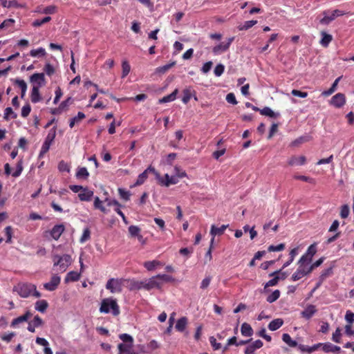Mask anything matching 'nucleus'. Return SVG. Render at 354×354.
Listing matches in <instances>:
<instances>
[{"instance_id":"nucleus-8","label":"nucleus","mask_w":354,"mask_h":354,"mask_svg":"<svg viewBox=\"0 0 354 354\" xmlns=\"http://www.w3.org/2000/svg\"><path fill=\"white\" fill-rule=\"evenodd\" d=\"M346 103L345 95L342 93H338L332 97L330 104L336 108L342 107Z\"/></svg>"},{"instance_id":"nucleus-54","label":"nucleus","mask_w":354,"mask_h":354,"mask_svg":"<svg viewBox=\"0 0 354 354\" xmlns=\"http://www.w3.org/2000/svg\"><path fill=\"white\" fill-rule=\"evenodd\" d=\"M285 248V244L284 243H280L277 245H271L268 247V250L269 252H278V251H282Z\"/></svg>"},{"instance_id":"nucleus-31","label":"nucleus","mask_w":354,"mask_h":354,"mask_svg":"<svg viewBox=\"0 0 354 354\" xmlns=\"http://www.w3.org/2000/svg\"><path fill=\"white\" fill-rule=\"evenodd\" d=\"M48 306V302L44 300H39L35 303V309L41 313H44Z\"/></svg>"},{"instance_id":"nucleus-6","label":"nucleus","mask_w":354,"mask_h":354,"mask_svg":"<svg viewBox=\"0 0 354 354\" xmlns=\"http://www.w3.org/2000/svg\"><path fill=\"white\" fill-rule=\"evenodd\" d=\"M55 136H56V129H55V127H54L52 129H50V131L48 132V133L46 138V140L42 145V147H41V149L40 151V153H39V156H43L44 154H45L46 153H47L50 147L52 142H53Z\"/></svg>"},{"instance_id":"nucleus-60","label":"nucleus","mask_w":354,"mask_h":354,"mask_svg":"<svg viewBox=\"0 0 354 354\" xmlns=\"http://www.w3.org/2000/svg\"><path fill=\"white\" fill-rule=\"evenodd\" d=\"M156 277L158 280L160 279L165 282H171L174 281V279L171 276L165 274H158L156 275Z\"/></svg>"},{"instance_id":"nucleus-47","label":"nucleus","mask_w":354,"mask_h":354,"mask_svg":"<svg viewBox=\"0 0 354 354\" xmlns=\"http://www.w3.org/2000/svg\"><path fill=\"white\" fill-rule=\"evenodd\" d=\"M323 14L324 15V17L320 20V23L322 24H328L336 18L332 13L330 15H327V12H324Z\"/></svg>"},{"instance_id":"nucleus-12","label":"nucleus","mask_w":354,"mask_h":354,"mask_svg":"<svg viewBox=\"0 0 354 354\" xmlns=\"http://www.w3.org/2000/svg\"><path fill=\"white\" fill-rule=\"evenodd\" d=\"M234 40V37H229L227 39V42L224 44L223 42L218 44L217 46L213 48V53L215 55L219 54L221 53L226 51L229 48L232 41Z\"/></svg>"},{"instance_id":"nucleus-41","label":"nucleus","mask_w":354,"mask_h":354,"mask_svg":"<svg viewBox=\"0 0 354 354\" xmlns=\"http://www.w3.org/2000/svg\"><path fill=\"white\" fill-rule=\"evenodd\" d=\"M89 176V173L87 171L86 167H80L78 168L76 172V177L77 178H84L86 179Z\"/></svg>"},{"instance_id":"nucleus-62","label":"nucleus","mask_w":354,"mask_h":354,"mask_svg":"<svg viewBox=\"0 0 354 354\" xmlns=\"http://www.w3.org/2000/svg\"><path fill=\"white\" fill-rule=\"evenodd\" d=\"M226 101L233 105L237 104L238 102L236 100L235 95L233 93H230L226 95Z\"/></svg>"},{"instance_id":"nucleus-43","label":"nucleus","mask_w":354,"mask_h":354,"mask_svg":"<svg viewBox=\"0 0 354 354\" xmlns=\"http://www.w3.org/2000/svg\"><path fill=\"white\" fill-rule=\"evenodd\" d=\"M129 233L131 237H137L141 232V229L136 225H131L128 228Z\"/></svg>"},{"instance_id":"nucleus-15","label":"nucleus","mask_w":354,"mask_h":354,"mask_svg":"<svg viewBox=\"0 0 354 354\" xmlns=\"http://www.w3.org/2000/svg\"><path fill=\"white\" fill-rule=\"evenodd\" d=\"M322 350L324 353H338L341 351V348L339 346L334 345L330 342H326V343H322Z\"/></svg>"},{"instance_id":"nucleus-42","label":"nucleus","mask_w":354,"mask_h":354,"mask_svg":"<svg viewBox=\"0 0 354 354\" xmlns=\"http://www.w3.org/2000/svg\"><path fill=\"white\" fill-rule=\"evenodd\" d=\"M46 55V50L43 48H39L37 49H32L30 52V55L31 57H43Z\"/></svg>"},{"instance_id":"nucleus-50","label":"nucleus","mask_w":354,"mask_h":354,"mask_svg":"<svg viewBox=\"0 0 354 354\" xmlns=\"http://www.w3.org/2000/svg\"><path fill=\"white\" fill-rule=\"evenodd\" d=\"M50 20H51L50 17H46L42 19H36L35 21H33L32 26L35 27L41 26V25L49 22Z\"/></svg>"},{"instance_id":"nucleus-38","label":"nucleus","mask_w":354,"mask_h":354,"mask_svg":"<svg viewBox=\"0 0 354 354\" xmlns=\"http://www.w3.org/2000/svg\"><path fill=\"white\" fill-rule=\"evenodd\" d=\"M340 79H341L340 77H337L334 81V82L333 83V84L331 85V86L330 87V88L328 90L324 91L322 92V95H324V96H329L332 93H333L335 91L336 88H337V86L338 82L340 80Z\"/></svg>"},{"instance_id":"nucleus-45","label":"nucleus","mask_w":354,"mask_h":354,"mask_svg":"<svg viewBox=\"0 0 354 354\" xmlns=\"http://www.w3.org/2000/svg\"><path fill=\"white\" fill-rule=\"evenodd\" d=\"M93 205L95 209H100L103 213L107 212L106 209L102 205V201L97 196L95 198Z\"/></svg>"},{"instance_id":"nucleus-27","label":"nucleus","mask_w":354,"mask_h":354,"mask_svg":"<svg viewBox=\"0 0 354 354\" xmlns=\"http://www.w3.org/2000/svg\"><path fill=\"white\" fill-rule=\"evenodd\" d=\"M283 321L282 319H275L269 323L268 328L272 331H274L279 329L283 325Z\"/></svg>"},{"instance_id":"nucleus-44","label":"nucleus","mask_w":354,"mask_h":354,"mask_svg":"<svg viewBox=\"0 0 354 354\" xmlns=\"http://www.w3.org/2000/svg\"><path fill=\"white\" fill-rule=\"evenodd\" d=\"M160 265H161V263L155 260L151 261H146L144 263L145 268L149 271L154 270L156 266Z\"/></svg>"},{"instance_id":"nucleus-61","label":"nucleus","mask_w":354,"mask_h":354,"mask_svg":"<svg viewBox=\"0 0 354 354\" xmlns=\"http://www.w3.org/2000/svg\"><path fill=\"white\" fill-rule=\"evenodd\" d=\"M224 70H225L224 66L221 64H219L216 65L214 68V75L217 77H219L223 73Z\"/></svg>"},{"instance_id":"nucleus-1","label":"nucleus","mask_w":354,"mask_h":354,"mask_svg":"<svg viewBox=\"0 0 354 354\" xmlns=\"http://www.w3.org/2000/svg\"><path fill=\"white\" fill-rule=\"evenodd\" d=\"M16 291L21 297L26 298L30 295L36 298L41 297V293L37 290L35 285L30 283H19L14 287Z\"/></svg>"},{"instance_id":"nucleus-19","label":"nucleus","mask_w":354,"mask_h":354,"mask_svg":"<svg viewBox=\"0 0 354 354\" xmlns=\"http://www.w3.org/2000/svg\"><path fill=\"white\" fill-rule=\"evenodd\" d=\"M93 194V191L89 190L87 187H84L82 192L78 194V197L82 201H90Z\"/></svg>"},{"instance_id":"nucleus-16","label":"nucleus","mask_w":354,"mask_h":354,"mask_svg":"<svg viewBox=\"0 0 354 354\" xmlns=\"http://www.w3.org/2000/svg\"><path fill=\"white\" fill-rule=\"evenodd\" d=\"M65 230L64 225L62 224L55 225L50 232L53 239L58 240Z\"/></svg>"},{"instance_id":"nucleus-13","label":"nucleus","mask_w":354,"mask_h":354,"mask_svg":"<svg viewBox=\"0 0 354 354\" xmlns=\"http://www.w3.org/2000/svg\"><path fill=\"white\" fill-rule=\"evenodd\" d=\"M41 86V82H39V85H33L31 93L30 100L32 103H37L41 100V96L39 93V88Z\"/></svg>"},{"instance_id":"nucleus-39","label":"nucleus","mask_w":354,"mask_h":354,"mask_svg":"<svg viewBox=\"0 0 354 354\" xmlns=\"http://www.w3.org/2000/svg\"><path fill=\"white\" fill-rule=\"evenodd\" d=\"M297 254H298V248H295L292 249L289 254V255H290L289 260L284 263V264L283 265L282 269H284L285 268L288 267L293 261L295 257L297 255Z\"/></svg>"},{"instance_id":"nucleus-20","label":"nucleus","mask_w":354,"mask_h":354,"mask_svg":"<svg viewBox=\"0 0 354 354\" xmlns=\"http://www.w3.org/2000/svg\"><path fill=\"white\" fill-rule=\"evenodd\" d=\"M322 343H317L312 346H308L303 344H299L298 348L301 352H306L308 353H312L313 352L318 350L319 348H322Z\"/></svg>"},{"instance_id":"nucleus-23","label":"nucleus","mask_w":354,"mask_h":354,"mask_svg":"<svg viewBox=\"0 0 354 354\" xmlns=\"http://www.w3.org/2000/svg\"><path fill=\"white\" fill-rule=\"evenodd\" d=\"M322 39L319 44L322 46L326 48L333 40V36L330 34L326 33L324 31L321 32Z\"/></svg>"},{"instance_id":"nucleus-26","label":"nucleus","mask_w":354,"mask_h":354,"mask_svg":"<svg viewBox=\"0 0 354 354\" xmlns=\"http://www.w3.org/2000/svg\"><path fill=\"white\" fill-rule=\"evenodd\" d=\"M316 311L317 309L315 306L309 305L304 311H302L301 315L303 317L309 319L313 316Z\"/></svg>"},{"instance_id":"nucleus-17","label":"nucleus","mask_w":354,"mask_h":354,"mask_svg":"<svg viewBox=\"0 0 354 354\" xmlns=\"http://www.w3.org/2000/svg\"><path fill=\"white\" fill-rule=\"evenodd\" d=\"M44 324L42 319L38 315L35 316L34 319L28 323V330L31 333L35 331V328L42 326Z\"/></svg>"},{"instance_id":"nucleus-63","label":"nucleus","mask_w":354,"mask_h":354,"mask_svg":"<svg viewBox=\"0 0 354 354\" xmlns=\"http://www.w3.org/2000/svg\"><path fill=\"white\" fill-rule=\"evenodd\" d=\"M30 111H31V107L29 104L24 105L21 109V116L23 118H26L27 116L29 115Z\"/></svg>"},{"instance_id":"nucleus-5","label":"nucleus","mask_w":354,"mask_h":354,"mask_svg":"<svg viewBox=\"0 0 354 354\" xmlns=\"http://www.w3.org/2000/svg\"><path fill=\"white\" fill-rule=\"evenodd\" d=\"M298 264V268L297 269L296 272L292 274L291 277V279L294 281H298L301 279L303 277L310 273L308 265H307L306 262H301L299 260Z\"/></svg>"},{"instance_id":"nucleus-10","label":"nucleus","mask_w":354,"mask_h":354,"mask_svg":"<svg viewBox=\"0 0 354 354\" xmlns=\"http://www.w3.org/2000/svg\"><path fill=\"white\" fill-rule=\"evenodd\" d=\"M149 173H153L155 174H157L155 168L153 167L152 166H149L147 169H146L142 173H141L138 176L134 186H139L142 185L147 179Z\"/></svg>"},{"instance_id":"nucleus-7","label":"nucleus","mask_w":354,"mask_h":354,"mask_svg":"<svg viewBox=\"0 0 354 354\" xmlns=\"http://www.w3.org/2000/svg\"><path fill=\"white\" fill-rule=\"evenodd\" d=\"M106 288L111 293L122 292V280L119 279L111 278L108 280L106 284Z\"/></svg>"},{"instance_id":"nucleus-4","label":"nucleus","mask_w":354,"mask_h":354,"mask_svg":"<svg viewBox=\"0 0 354 354\" xmlns=\"http://www.w3.org/2000/svg\"><path fill=\"white\" fill-rule=\"evenodd\" d=\"M135 287L137 289L143 288L147 290H150L153 288L160 289L162 283L158 280L156 276H154L148 280L137 282Z\"/></svg>"},{"instance_id":"nucleus-46","label":"nucleus","mask_w":354,"mask_h":354,"mask_svg":"<svg viewBox=\"0 0 354 354\" xmlns=\"http://www.w3.org/2000/svg\"><path fill=\"white\" fill-rule=\"evenodd\" d=\"M280 297V291L279 290H275L272 292L270 295L268 296L266 300L269 303H273L276 300H277Z\"/></svg>"},{"instance_id":"nucleus-49","label":"nucleus","mask_w":354,"mask_h":354,"mask_svg":"<svg viewBox=\"0 0 354 354\" xmlns=\"http://www.w3.org/2000/svg\"><path fill=\"white\" fill-rule=\"evenodd\" d=\"M122 77H126L130 72L131 66L127 61H123L122 64Z\"/></svg>"},{"instance_id":"nucleus-29","label":"nucleus","mask_w":354,"mask_h":354,"mask_svg":"<svg viewBox=\"0 0 354 354\" xmlns=\"http://www.w3.org/2000/svg\"><path fill=\"white\" fill-rule=\"evenodd\" d=\"M241 332L243 336L250 337L253 334V329L248 323H243L241 326Z\"/></svg>"},{"instance_id":"nucleus-40","label":"nucleus","mask_w":354,"mask_h":354,"mask_svg":"<svg viewBox=\"0 0 354 354\" xmlns=\"http://www.w3.org/2000/svg\"><path fill=\"white\" fill-rule=\"evenodd\" d=\"M257 24V20L246 21L238 26L239 30H247Z\"/></svg>"},{"instance_id":"nucleus-2","label":"nucleus","mask_w":354,"mask_h":354,"mask_svg":"<svg viewBox=\"0 0 354 354\" xmlns=\"http://www.w3.org/2000/svg\"><path fill=\"white\" fill-rule=\"evenodd\" d=\"M101 313H111L113 316H118L120 313V306L117 300L112 297L103 299L99 309Z\"/></svg>"},{"instance_id":"nucleus-28","label":"nucleus","mask_w":354,"mask_h":354,"mask_svg":"<svg viewBox=\"0 0 354 354\" xmlns=\"http://www.w3.org/2000/svg\"><path fill=\"white\" fill-rule=\"evenodd\" d=\"M133 345L131 344H125L123 343H120L118 346V348L119 350L118 354H134V352H131V348Z\"/></svg>"},{"instance_id":"nucleus-53","label":"nucleus","mask_w":354,"mask_h":354,"mask_svg":"<svg viewBox=\"0 0 354 354\" xmlns=\"http://www.w3.org/2000/svg\"><path fill=\"white\" fill-rule=\"evenodd\" d=\"M12 228L11 226H7L5 228V234L6 236V243H11L12 242Z\"/></svg>"},{"instance_id":"nucleus-14","label":"nucleus","mask_w":354,"mask_h":354,"mask_svg":"<svg viewBox=\"0 0 354 354\" xmlns=\"http://www.w3.org/2000/svg\"><path fill=\"white\" fill-rule=\"evenodd\" d=\"M71 101V97H68L64 101L62 102L58 107L53 108L50 109V113L53 115H59L61 114L70 104Z\"/></svg>"},{"instance_id":"nucleus-59","label":"nucleus","mask_w":354,"mask_h":354,"mask_svg":"<svg viewBox=\"0 0 354 354\" xmlns=\"http://www.w3.org/2000/svg\"><path fill=\"white\" fill-rule=\"evenodd\" d=\"M44 71H45L46 74L48 76H51L55 73V68L53 66L49 63H47L44 66Z\"/></svg>"},{"instance_id":"nucleus-21","label":"nucleus","mask_w":354,"mask_h":354,"mask_svg":"<svg viewBox=\"0 0 354 354\" xmlns=\"http://www.w3.org/2000/svg\"><path fill=\"white\" fill-rule=\"evenodd\" d=\"M188 324V319L186 317H182L176 322L175 328L178 332H184Z\"/></svg>"},{"instance_id":"nucleus-37","label":"nucleus","mask_w":354,"mask_h":354,"mask_svg":"<svg viewBox=\"0 0 354 354\" xmlns=\"http://www.w3.org/2000/svg\"><path fill=\"white\" fill-rule=\"evenodd\" d=\"M178 93V90L175 89L171 93H170L168 95L164 96L162 98L159 100V103H166L174 101Z\"/></svg>"},{"instance_id":"nucleus-36","label":"nucleus","mask_w":354,"mask_h":354,"mask_svg":"<svg viewBox=\"0 0 354 354\" xmlns=\"http://www.w3.org/2000/svg\"><path fill=\"white\" fill-rule=\"evenodd\" d=\"M262 115L268 116L270 118H277L279 114L275 113L270 107L266 106L263 109L259 110Z\"/></svg>"},{"instance_id":"nucleus-35","label":"nucleus","mask_w":354,"mask_h":354,"mask_svg":"<svg viewBox=\"0 0 354 354\" xmlns=\"http://www.w3.org/2000/svg\"><path fill=\"white\" fill-rule=\"evenodd\" d=\"M282 340L287 344L290 347H296L298 346V344L296 341L292 340L291 337L288 333H283L282 335Z\"/></svg>"},{"instance_id":"nucleus-30","label":"nucleus","mask_w":354,"mask_h":354,"mask_svg":"<svg viewBox=\"0 0 354 354\" xmlns=\"http://www.w3.org/2000/svg\"><path fill=\"white\" fill-rule=\"evenodd\" d=\"M1 5L3 7L8 8H19L24 7V6L19 3L17 0H11V1L3 0L2 1Z\"/></svg>"},{"instance_id":"nucleus-57","label":"nucleus","mask_w":354,"mask_h":354,"mask_svg":"<svg viewBox=\"0 0 354 354\" xmlns=\"http://www.w3.org/2000/svg\"><path fill=\"white\" fill-rule=\"evenodd\" d=\"M350 212L349 207L347 205H344L341 207L340 216L342 218H346L348 216Z\"/></svg>"},{"instance_id":"nucleus-64","label":"nucleus","mask_w":354,"mask_h":354,"mask_svg":"<svg viewBox=\"0 0 354 354\" xmlns=\"http://www.w3.org/2000/svg\"><path fill=\"white\" fill-rule=\"evenodd\" d=\"M23 171V166H22V162L19 161L17 165V169L16 170L12 173L13 177H18L21 175V172Z\"/></svg>"},{"instance_id":"nucleus-52","label":"nucleus","mask_w":354,"mask_h":354,"mask_svg":"<svg viewBox=\"0 0 354 354\" xmlns=\"http://www.w3.org/2000/svg\"><path fill=\"white\" fill-rule=\"evenodd\" d=\"M58 169L60 171H66V172H69L70 171V166L64 160H61L59 164H58Z\"/></svg>"},{"instance_id":"nucleus-51","label":"nucleus","mask_w":354,"mask_h":354,"mask_svg":"<svg viewBox=\"0 0 354 354\" xmlns=\"http://www.w3.org/2000/svg\"><path fill=\"white\" fill-rule=\"evenodd\" d=\"M120 339L125 343H129V344L133 345V337L127 333L120 334L119 335Z\"/></svg>"},{"instance_id":"nucleus-3","label":"nucleus","mask_w":354,"mask_h":354,"mask_svg":"<svg viewBox=\"0 0 354 354\" xmlns=\"http://www.w3.org/2000/svg\"><path fill=\"white\" fill-rule=\"evenodd\" d=\"M53 261L54 262V266H59L61 272H65L67 268L71 265L72 259L69 254H64L59 256L55 254L53 256Z\"/></svg>"},{"instance_id":"nucleus-25","label":"nucleus","mask_w":354,"mask_h":354,"mask_svg":"<svg viewBox=\"0 0 354 354\" xmlns=\"http://www.w3.org/2000/svg\"><path fill=\"white\" fill-rule=\"evenodd\" d=\"M81 272H77L76 271H71L69 272L65 279V283H68L70 281H77L80 278Z\"/></svg>"},{"instance_id":"nucleus-11","label":"nucleus","mask_w":354,"mask_h":354,"mask_svg":"<svg viewBox=\"0 0 354 354\" xmlns=\"http://www.w3.org/2000/svg\"><path fill=\"white\" fill-rule=\"evenodd\" d=\"M317 252L316 247L315 245H311L308 247L306 252L301 256L300 258V261H304L307 265L310 264L311 262L313 256Z\"/></svg>"},{"instance_id":"nucleus-33","label":"nucleus","mask_w":354,"mask_h":354,"mask_svg":"<svg viewBox=\"0 0 354 354\" xmlns=\"http://www.w3.org/2000/svg\"><path fill=\"white\" fill-rule=\"evenodd\" d=\"M176 62H172L166 65L159 66L156 68V73H159V74H164V73H167L173 66H174L176 65Z\"/></svg>"},{"instance_id":"nucleus-32","label":"nucleus","mask_w":354,"mask_h":354,"mask_svg":"<svg viewBox=\"0 0 354 354\" xmlns=\"http://www.w3.org/2000/svg\"><path fill=\"white\" fill-rule=\"evenodd\" d=\"M86 115L82 112H78L77 115L74 118H71L69 122V127L73 128L75 124H78L82 120L84 119Z\"/></svg>"},{"instance_id":"nucleus-55","label":"nucleus","mask_w":354,"mask_h":354,"mask_svg":"<svg viewBox=\"0 0 354 354\" xmlns=\"http://www.w3.org/2000/svg\"><path fill=\"white\" fill-rule=\"evenodd\" d=\"M341 336V330L339 328H337L333 334L332 340L336 343H340Z\"/></svg>"},{"instance_id":"nucleus-22","label":"nucleus","mask_w":354,"mask_h":354,"mask_svg":"<svg viewBox=\"0 0 354 354\" xmlns=\"http://www.w3.org/2000/svg\"><path fill=\"white\" fill-rule=\"evenodd\" d=\"M227 227L228 225H222L219 227H216L214 225H212L210 230V234L214 238L216 235L221 236L224 234V232L227 228Z\"/></svg>"},{"instance_id":"nucleus-18","label":"nucleus","mask_w":354,"mask_h":354,"mask_svg":"<svg viewBox=\"0 0 354 354\" xmlns=\"http://www.w3.org/2000/svg\"><path fill=\"white\" fill-rule=\"evenodd\" d=\"M31 316L32 313L27 311L24 315L14 319L11 322V326L16 327L19 324L26 322Z\"/></svg>"},{"instance_id":"nucleus-48","label":"nucleus","mask_w":354,"mask_h":354,"mask_svg":"<svg viewBox=\"0 0 354 354\" xmlns=\"http://www.w3.org/2000/svg\"><path fill=\"white\" fill-rule=\"evenodd\" d=\"M118 194L121 198L127 201L130 199L131 193L122 188H118Z\"/></svg>"},{"instance_id":"nucleus-24","label":"nucleus","mask_w":354,"mask_h":354,"mask_svg":"<svg viewBox=\"0 0 354 354\" xmlns=\"http://www.w3.org/2000/svg\"><path fill=\"white\" fill-rule=\"evenodd\" d=\"M306 157L304 156L297 157V156H292L288 160V165L290 166L294 165H303L306 163Z\"/></svg>"},{"instance_id":"nucleus-34","label":"nucleus","mask_w":354,"mask_h":354,"mask_svg":"<svg viewBox=\"0 0 354 354\" xmlns=\"http://www.w3.org/2000/svg\"><path fill=\"white\" fill-rule=\"evenodd\" d=\"M30 80L32 83H37V85H39V82H40L41 85L45 80L44 74L34 73L30 76Z\"/></svg>"},{"instance_id":"nucleus-56","label":"nucleus","mask_w":354,"mask_h":354,"mask_svg":"<svg viewBox=\"0 0 354 354\" xmlns=\"http://www.w3.org/2000/svg\"><path fill=\"white\" fill-rule=\"evenodd\" d=\"M11 115L12 118H17V114L15 113L11 107H7L4 111V119L8 120L9 119V116Z\"/></svg>"},{"instance_id":"nucleus-58","label":"nucleus","mask_w":354,"mask_h":354,"mask_svg":"<svg viewBox=\"0 0 354 354\" xmlns=\"http://www.w3.org/2000/svg\"><path fill=\"white\" fill-rule=\"evenodd\" d=\"M192 97V92L189 89H185L183 91V97L182 101L183 103L187 104Z\"/></svg>"},{"instance_id":"nucleus-9","label":"nucleus","mask_w":354,"mask_h":354,"mask_svg":"<svg viewBox=\"0 0 354 354\" xmlns=\"http://www.w3.org/2000/svg\"><path fill=\"white\" fill-rule=\"evenodd\" d=\"M61 278L57 274H53L51 277L50 281L44 284V288L48 291H54L59 285Z\"/></svg>"}]
</instances>
